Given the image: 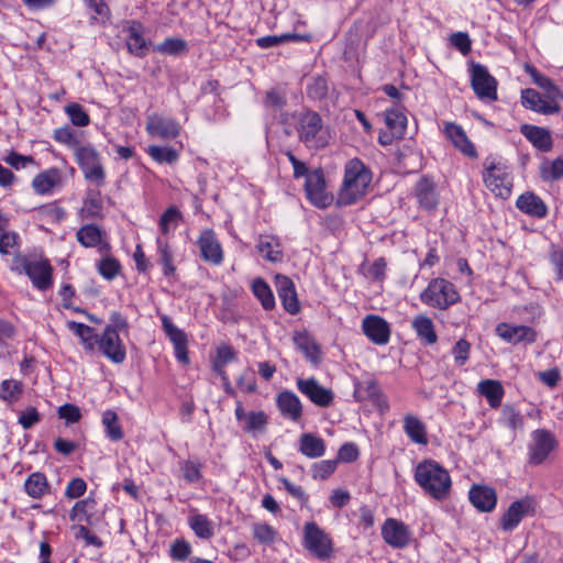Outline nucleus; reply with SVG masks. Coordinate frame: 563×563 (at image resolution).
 I'll list each match as a JSON object with an SVG mask.
<instances>
[{"instance_id":"1","label":"nucleus","mask_w":563,"mask_h":563,"mask_svg":"<svg viewBox=\"0 0 563 563\" xmlns=\"http://www.w3.org/2000/svg\"><path fill=\"white\" fill-rule=\"evenodd\" d=\"M413 479L423 494L433 500L444 501L451 495L450 473L434 460L426 459L419 462L413 471Z\"/></svg>"},{"instance_id":"2","label":"nucleus","mask_w":563,"mask_h":563,"mask_svg":"<svg viewBox=\"0 0 563 563\" xmlns=\"http://www.w3.org/2000/svg\"><path fill=\"white\" fill-rule=\"evenodd\" d=\"M372 172L358 158L345 164L344 179L339 192V203L350 206L363 198L371 185Z\"/></svg>"},{"instance_id":"3","label":"nucleus","mask_w":563,"mask_h":563,"mask_svg":"<svg viewBox=\"0 0 563 563\" xmlns=\"http://www.w3.org/2000/svg\"><path fill=\"white\" fill-rule=\"evenodd\" d=\"M295 129L298 140L309 150H320L329 144V130L324 126L322 118L316 111L303 110L296 113Z\"/></svg>"},{"instance_id":"4","label":"nucleus","mask_w":563,"mask_h":563,"mask_svg":"<svg viewBox=\"0 0 563 563\" xmlns=\"http://www.w3.org/2000/svg\"><path fill=\"white\" fill-rule=\"evenodd\" d=\"M12 271L20 275L25 274L38 290H47L53 285V267L46 258L19 255L13 260Z\"/></svg>"},{"instance_id":"5","label":"nucleus","mask_w":563,"mask_h":563,"mask_svg":"<svg viewBox=\"0 0 563 563\" xmlns=\"http://www.w3.org/2000/svg\"><path fill=\"white\" fill-rule=\"evenodd\" d=\"M420 300L440 310H445L461 300L460 294L453 283L437 277L429 282L427 288L420 294Z\"/></svg>"},{"instance_id":"6","label":"nucleus","mask_w":563,"mask_h":563,"mask_svg":"<svg viewBox=\"0 0 563 563\" xmlns=\"http://www.w3.org/2000/svg\"><path fill=\"white\" fill-rule=\"evenodd\" d=\"M76 163L87 181L101 187L106 183V170L99 151L90 143L78 147L74 154Z\"/></svg>"},{"instance_id":"7","label":"nucleus","mask_w":563,"mask_h":563,"mask_svg":"<svg viewBox=\"0 0 563 563\" xmlns=\"http://www.w3.org/2000/svg\"><path fill=\"white\" fill-rule=\"evenodd\" d=\"M303 547L319 560H328L333 553L330 536L316 522H307L303 527Z\"/></svg>"},{"instance_id":"8","label":"nucleus","mask_w":563,"mask_h":563,"mask_svg":"<svg viewBox=\"0 0 563 563\" xmlns=\"http://www.w3.org/2000/svg\"><path fill=\"white\" fill-rule=\"evenodd\" d=\"M486 187L496 196L507 199L511 194L512 180L508 168L500 163H492L484 172Z\"/></svg>"},{"instance_id":"9","label":"nucleus","mask_w":563,"mask_h":563,"mask_svg":"<svg viewBox=\"0 0 563 563\" xmlns=\"http://www.w3.org/2000/svg\"><path fill=\"white\" fill-rule=\"evenodd\" d=\"M471 85L475 95L481 100H497V80L489 74L484 65L472 63Z\"/></svg>"},{"instance_id":"10","label":"nucleus","mask_w":563,"mask_h":563,"mask_svg":"<svg viewBox=\"0 0 563 563\" xmlns=\"http://www.w3.org/2000/svg\"><path fill=\"white\" fill-rule=\"evenodd\" d=\"M558 442L554 434L547 429H537L531 433L529 443V463L532 465L542 464L550 453L556 448Z\"/></svg>"},{"instance_id":"11","label":"nucleus","mask_w":563,"mask_h":563,"mask_svg":"<svg viewBox=\"0 0 563 563\" xmlns=\"http://www.w3.org/2000/svg\"><path fill=\"white\" fill-rule=\"evenodd\" d=\"M296 387L316 406L327 408L333 404V391L323 387L314 377L297 378Z\"/></svg>"},{"instance_id":"12","label":"nucleus","mask_w":563,"mask_h":563,"mask_svg":"<svg viewBox=\"0 0 563 563\" xmlns=\"http://www.w3.org/2000/svg\"><path fill=\"white\" fill-rule=\"evenodd\" d=\"M145 130L148 135L153 137L174 140L179 136L181 125L177 120L170 117L152 113L146 119Z\"/></svg>"},{"instance_id":"13","label":"nucleus","mask_w":563,"mask_h":563,"mask_svg":"<svg viewBox=\"0 0 563 563\" xmlns=\"http://www.w3.org/2000/svg\"><path fill=\"white\" fill-rule=\"evenodd\" d=\"M382 538L394 549H405L409 545L412 533L402 521L388 518L382 526Z\"/></svg>"},{"instance_id":"14","label":"nucleus","mask_w":563,"mask_h":563,"mask_svg":"<svg viewBox=\"0 0 563 563\" xmlns=\"http://www.w3.org/2000/svg\"><path fill=\"white\" fill-rule=\"evenodd\" d=\"M305 191L307 199L318 208H327L332 201V197L325 191V181L320 169L312 170L307 175Z\"/></svg>"},{"instance_id":"15","label":"nucleus","mask_w":563,"mask_h":563,"mask_svg":"<svg viewBox=\"0 0 563 563\" xmlns=\"http://www.w3.org/2000/svg\"><path fill=\"white\" fill-rule=\"evenodd\" d=\"M197 244L200 251V256L205 262L214 266H219L223 263L224 254L222 245L213 230H202L198 236Z\"/></svg>"},{"instance_id":"16","label":"nucleus","mask_w":563,"mask_h":563,"mask_svg":"<svg viewBox=\"0 0 563 563\" xmlns=\"http://www.w3.org/2000/svg\"><path fill=\"white\" fill-rule=\"evenodd\" d=\"M496 334L512 345L532 344L537 341V331L525 324H510L501 322L496 327Z\"/></svg>"},{"instance_id":"17","label":"nucleus","mask_w":563,"mask_h":563,"mask_svg":"<svg viewBox=\"0 0 563 563\" xmlns=\"http://www.w3.org/2000/svg\"><path fill=\"white\" fill-rule=\"evenodd\" d=\"M97 350L114 364L123 363L126 357L125 346L119 333L110 329H104L99 335Z\"/></svg>"},{"instance_id":"18","label":"nucleus","mask_w":563,"mask_h":563,"mask_svg":"<svg viewBox=\"0 0 563 563\" xmlns=\"http://www.w3.org/2000/svg\"><path fill=\"white\" fill-rule=\"evenodd\" d=\"M520 99L523 108L540 114H555L561 111V107L556 101L542 97L539 91L532 88L521 90Z\"/></svg>"},{"instance_id":"19","label":"nucleus","mask_w":563,"mask_h":563,"mask_svg":"<svg viewBox=\"0 0 563 563\" xmlns=\"http://www.w3.org/2000/svg\"><path fill=\"white\" fill-rule=\"evenodd\" d=\"M161 320L166 335L174 345L175 357L178 362L187 364L189 362L187 334L177 328L167 316H163Z\"/></svg>"},{"instance_id":"20","label":"nucleus","mask_w":563,"mask_h":563,"mask_svg":"<svg viewBox=\"0 0 563 563\" xmlns=\"http://www.w3.org/2000/svg\"><path fill=\"white\" fill-rule=\"evenodd\" d=\"M364 334L375 344L385 345L390 338L388 322L379 316L368 314L362 321Z\"/></svg>"},{"instance_id":"21","label":"nucleus","mask_w":563,"mask_h":563,"mask_svg":"<svg viewBox=\"0 0 563 563\" xmlns=\"http://www.w3.org/2000/svg\"><path fill=\"white\" fill-rule=\"evenodd\" d=\"M275 285L284 309L290 314H297L300 303L294 282L285 275H277Z\"/></svg>"},{"instance_id":"22","label":"nucleus","mask_w":563,"mask_h":563,"mask_svg":"<svg viewBox=\"0 0 563 563\" xmlns=\"http://www.w3.org/2000/svg\"><path fill=\"white\" fill-rule=\"evenodd\" d=\"M532 512V501L528 498L511 503L500 519L501 529L504 531H512L525 516Z\"/></svg>"},{"instance_id":"23","label":"nucleus","mask_w":563,"mask_h":563,"mask_svg":"<svg viewBox=\"0 0 563 563\" xmlns=\"http://www.w3.org/2000/svg\"><path fill=\"white\" fill-rule=\"evenodd\" d=\"M443 132L452 145L465 156L474 158L477 156L474 144L467 137L463 128L454 122H445Z\"/></svg>"},{"instance_id":"24","label":"nucleus","mask_w":563,"mask_h":563,"mask_svg":"<svg viewBox=\"0 0 563 563\" xmlns=\"http://www.w3.org/2000/svg\"><path fill=\"white\" fill-rule=\"evenodd\" d=\"M276 406L280 415L294 422H298L302 417V404L299 397L291 390H283L276 396Z\"/></svg>"},{"instance_id":"25","label":"nucleus","mask_w":563,"mask_h":563,"mask_svg":"<svg viewBox=\"0 0 563 563\" xmlns=\"http://www.w3.org/2000/svg\"><path fill=\"white\" fill-rule=\"evenodd\" d=\"M520 132L540 152L548 153L552 150L553 139L548 129L523 124L520 128Z\"/></svg>"},{"instance_id":"26","label":"nucleus","mask_w":563,"mask_h":563,"mask_svg":"<svg viewBox=\"0 0 563 563\" xmlns=\"http://www.w3.org/2000/svg\"><path fill=\"white\" fill-rule=\"evenodd\" d=\"M128 38L126 47L128 51L136 56L144 57L147 54V46L150 42L144 37V27L137 21H131L126 27Z\"/></svg>"},{"instance_id":"27","label":"nucleus","mask_w":563,"mask_h":563,"mask_svg":"<svg viewBox=\"0 0 563 563\" xmlns=\"http://www.w3.org/2000/svg\"><path fill=\"white\" fill-rule=\"evenodd\" d=\"M292 341L297 350H299L311 364L317 365L320 363V346L307 331L295 332Z\"/></svg>"},{"instance_id":"28","label":"nucleus","mask_w":563,"mask_h":563,"mask_svg":"<svg viewBox=\"0 0 563 563\" xmlns=\"http://www.w3.org/2000/svg\"><path fill=\"white\" fill-rule=\"evenodd\" d=\"M468 496L472 505L483 512L492 511L497 503L495 489L487 486H473L470 489Z\"/></svg>"},{"instance_id":"29","label":"nucleus","mask_w":563,"mask_h":563,"mask_svg":"<svg viewBox=\"0 0 563 563\" xmlns=\"http://www.w3.org/2000/svg\"><path fill=\"white\" fill-rule=\"evenodd\" d=\"M62 172L52 167L37 174L32 180V187L38 195H48L55 187L62 185Z\"/></svg>"},{"instance_id":"30","label":"nucleus","mask_w":563,"mask_h":563,"mask_svg":"<svg viewBox=\"0 0 563 563\" xmlns=\"http://www.w3.org/2000/svg\"><path fill=\"white\" fill-rule=\"evenodd\" d=\"M516 207L521 212L539 219L545 218L548 214V207L544 201L539 196L530 191L518 197Z\"/></svg>"},{"instance_id":"31","label":"nucleus","mask_w":563,"mask_h":563,"mask_svg":"<svg viewBox=\"0 0 563 563\" xmlns=\"http://www.w3.org/2000/svg\"><path fill=\"white\" fill-rule=\"evenodd\" d=\"M102 230L97 224H86L81 227L77 233V241L85 247L99 246L100 252H108L109 243L102 241Z\"/></svg>"},{"instance_id":"32","label":"nucleus","mask_w":563,"mask_h":563,"mask_svg":"<svg viewBox=\"0 0 563 563\" xmlns=\"http://www.w3.org/2000/svg\"><path fill=\"white\" fill-rule=\"evenodd\" d=\"M416 197L421 208L426 210L434 209L439 203L434 181L428 177H422L416 184Z\"/></svg>"},{"instance_id":"33","label":"nucleus","mask_w":563,"mask_h":563,"mask_svg":"<svg viewBox=\"0 0 563 563\" xmlns=\"http://www.w3.org/2000/svg\"><path fill=\"white\" fill-rule=\"evenodd\" d=\"M402 429L411 442L420 445L428 444L426 423L416 415L407 413L402 420Z\"/></svg>"},{"instance_id":"34","label":"nucleus","mask_w":563,"mask_h":563,"mask_svg":"<svg viewBox=\"0 0 563 563\" xmlns=\"http://www.w3.org/2000/svg\"><path fill=\"white\" fill-rule=\"evenodd\" d=\"M256 250L269 262L283 261V247L280 240L272 234H261L256 243Z\"/></svg>"},{"instance_id":"35","label":"nucleus","mask_w":563,"mask_h":563,"mask_svg":"<svg viewBox=\"0 0 563 563\" xmlns=\"http://www.w3.org/2000/svg\"><path fill=\"white\" fill-rule=\"evenodd\" d=\"M418 339L426 345H433L438 341L434 323L432 319L426 314H418L411 321Z\"/></svg>"},{"instance_id":"36","label":"nucleus","mask_w":563,"mask_h":563,"mask_svg":"<svg viewBox=\"0 0 563 563\" xmlns=\"http://www.w3.org/2000/svg\"><path fill=\"white\" fill-rule=\"evenodd\" d=\"M188 526L199 539L210 540L214 536L213 521L207 515L199 514L196 509L190 510Z\"/></svg>"},{"instance_id":"37","label":"nucleus","mask_w":563,"mask_h":563,"mask_svg":"<svg viewBox=\"0 0 563 563\" xmlns=\"http://www.w3.org/2000/svg\"><path fill=\"white\" fill-rule=\"evenodd\" d=\"M477 391L486 398L492 408L500 407L505 390L499 380L483 379L477 384Z\"/></svg>"},{"instance_id":"38","label":"nucleus","mask_w":563,"mask_h":563,"mask_svg":"<svg viewBox=\"0 0 563 563\" xmlns=\"http://www.w3.org/2000/svg\"><path fill=\"white\" fill-rule=\"evenodd\" d=\"M526 70L532 81L547 93L548 99H563V90L550 77L539 73L533 66H527Z\"/></svg>"},{"instance_id":"39","label":"nucleus","mask_w":563,"mask_h":563,"mask_svg":"<svg viewBox=\"0 0 563 563\" xmlns=\"http://www.w3.org/2000/svg\"><path fill=\"white\" fill-rule=\"evenodd\" d=\"M67 328L80 339L86 351L93 353L97 350L99 335L93 328L77 321H68Z\"/></svg>"},{"instance_id":"40","label":"nucleus","mask_w":563,"mask_h":563,"mask_svg":"<svg viewBox=\"0 0 563 563\" xmlns=\"http://www.w3.org/2000/svg\"><path fill=\"white\" fill-rule=\"evenodd\" d=\"M9 218L0 211V253L8 255L19 246V234L9 228Z\"/></svg>"},{"instance_id":"41","label":"nucleus","mask_w":563,"mask_h":563,"mask_svg":"<svg viewBox=\"0 0 563 563\" xmlns=\"http://www.w3.org/2000/svg\"><path fill=\"white\" fill-rule=\"evenodd\" d=\"M312 40V35L310 33L298 34V33H284L280 35H266L256 38V45L260 48H271L275 46H279L287 42H306L309 43Z\"/></svg>"},{"instance_id":"42","label":"nucleus","mask_w":563,"mask_h":563,"mask_svg":"<svg viewBox=\"0 0 563 563\" xmlns=\"http://www.w3.org/2000/svg\"><path fill=\"white\" fill-rule=\"evenodd\" d=\"M299 451L309 459H318L324 455L325 442L312 433H302L299 439Z\"/></svg>"},{"instance_id":"43","label":"nucleus","mask_w":563,"mask_h":563,"mask_svg":"<svg viewBox=\"0 0 563 563\" xmlns=\"http://www.w3.org/2000/svg\"><path fill=\"white\" fill-rule=\"evenodd\" d=\"M385 124L389 131L398 137H404L407 128V117L399 106L391 107L384 111Z\"/></svg>"},{"instance_id":"44","label":"nucleus","mask_w":563,"mask_h":563,"mask_svg":"<svg viewBox=\"0 0 563 563\" xmlns=\"http://www.w3.org/2000/svg\"><path fill=\"white\" fill-rule=\"evenodd\" d=\"M24 489L30 497L40 499L49 493L51 487L45 474L34 472L27 476L24 483Z\"/></svg>"},{"instance_id":"45","label":"nucleus","mask_w":563,"mask_h":563,"mask_svg":"<svg viewBox=\"0 0 563 563\" xmlns=\"http://www.w3.org/2000/svg\"><path fill=\"white\" fill-rule=\"evenodd\" d=\"M146 153L157 164L174 165L180 157L179 150L166 145H150Z\"/></svg>"},{"instance_id":"46","label":"nucleus","mask_w":563,"mask_h":563,"mask_svg":"<svg viewBox=\"0 0 563 563\" xmlns=\"http://www.w3.org/2000/svg\"><path fill=\"white\" fill-rule=\"evenodd\" d=\"M356 395L361 400L368 399L372 402H384L385 409H389L388 401L374 379L365 380L356 386Z\"/></svg>"},{"instance_id":"47","label":"nucleus","mask_w":563,"mask_h":563,"mask_svg":"<svg viewBox=\"0 0 563 563\" xmlns=\"http://www.w3.org/2000/svg\"><path fill=\"white\" fill-rule=\"evenodd\" d=\"M252 291L265 310L275 307V297L269 285L263 278H256L252 283Z\"/></svg>"},{"instance_id":"48","label":"nucleus","mask_w":563,"mask_h":563,"mask_svg":"<svg viewBox=\"0 0 563 563\" xmlns=\"http://www.w3.org/2000/svg\"><path fill=\"white\" fill-rule=\"evenodd\" d=\"M183 221V214L176 206L168 207L161 216L158 227L163 235L170 234Z\"/></svg>"},{"instance_id":"49","label":"nucleus","mask_w":563,"mask_h":563,"mask_svg":"<svg viewBox=\"0 0 563 563\" xmlns=\"http://www.w3.org/2000/svg\"><path fill=\"white\" fill-rule=\"evenodd\" d=\"M23 394V384L15 379H4L0 384V399L8 405L15 404Z\"/></svg>"},{"instance_id":"50","label":"nucleus","mask_w":563,"mask_h":563,"mask_svg":"<svg viewBox=\"0 0 563 563\" xmlns=\"http://www.w3.org/2000/svg\"><path fill=\"white\" fill-rule=\"evenodd\" d=\"M102 424L104 427L106 435L113 442L123 439L124 433L119 422L118 415L112 410H106L102 415Z\"/></svg>"},{"instance_id":"51","label":"nucleus","mask_w":563,"mask_h":563,"mask_svg":"<svg viewBox=\"0 0 563 563\" xmlns=\"http://www.w3.org/2000/svg\"><path fill=\"white\" fill-rule=\"evenodd\" d=\"M157 251L159 254L161 264L163 265V273L165 276H173L176 267L173 263L174 256L172 249L166 240L163 238L156 239Z\"/></svg>"},{"instance_id":"52","label":"nucleus","mask_w":563,"mask_h":563,"mask_svg":"<svg viewBox=\"0 0 563 563\" xmlns=\"http://www.w3.org/2000/svg\"><path fill=\"white\" fill-rule=\"evenodd\" d=\"M53 139L57 143L71 148L74 154L78 147H82L86 144L80 142L74 130L68 125L54 130Z\"/></svg>"},{"instance_id":"53","label":"nucleus","mask_w":563,"mask_h":563,"mask_svg":"<svg viewBox=\"0 0 563 563\" xmlns=\"http://www.w3.org/2000/svg\"><path fill=\"white\" fill-rule=\"evenodd\" d=\"M500 421L512 431L523 430L525 427L522 415L512 405H505L503 407Z\"/></svg>"},{"instance_id":"54","label":"nucleus","mask_w":563,"mask_h":563,"mask_svg":"<svg viewBox=\"0 0 563 563\" xmlns=\"http://www.w3.org/2000/svg\"><path fill=\"white\" fill-rule=\"evenodd\" d=\"M96 506V501L91 498H86L82 500L77 501L69 514V519L71 521H78V522H90V514L89 511L92 510Z\"/></svg>"},{"instance_id":"55","label":"nucleus","mask_w":563,"mask_h":563,"mask_svg":"<svg viewBox=\"0 0 563 563\" xmlns=\"http://www.w3.org/2000/svg\"><path fill=\"white\" fill-rule=\"evenodd\" d=\"M540 176L544 181H554L563 177V156L553 162L545 161L540 166Z\"/></svg>"},{"instance_id":"56","label":"nucleus","mask_w":563,"mask_h":563,"mask_svg":"<svg viewBox=\"0 0 563 563\" xmlns=\"http://www.w3.org/2000/svg\"><path fill=\"white\" fill-rule=\"evenodd\" d=\"M188 49L186 41L178 37H167L154 47V51L165 55H178Z\"/></svg>"},{"instance_id":"57","label":"nucleus","mask_w":563,"mask_h":563,"mask_svg":"<svg viewBox=\"0 0 563 563\" xmlns=\"http://www.w3.org/2000/svg\"><path fill=\"white\" fill-rule=\"evenodd\" d=\"M202 464L198 461L186 460L180 463L183 478L188 484L198 483L202 478Z\"/></svg>"},{"instance_id":"58","label":"nucleus","mask_w":563,"mask_h":563,"mask_svg":"<svg viewBox=\"0 0 563 563\" xmlns=\"http://www.w3.org/2000/svg\"><path fill=\"white\" fill-rule=\"evenodd\" d=\"M253 537L262 544H272L277 537V531L266 522H256L252 527Z\"/></svg>"},{"instance_id":"59","label":"nucleus","mask_w":563,"mask_h":563,"mask_svg":"<svg viewBox=\"0 0 563 563\" xmlns=\"http://www.w3.org/2000/svg\"><path fill=\"white\" fill-rule=\"evenodd\" d=\"M65 112L69 117L70 122L76 126L84 128L90 123L88 113L79 103H69L65 107Z\"/></svg>"},{"instance_id":"60","label":"nucleus","mask_w":563,"mask_h":563,"mask_svg":"<svg viewBox=\"0 0 563 563\" xmlns=\"http://www.w3.org/2000/svg\"><path fill=\"white\" fill-rule=\"evenodd\" d=\"M98 271L102 277L111 280L119 275L121 265L114 257L107 256L99 262Z\"/></svg>"},{"instance_id":"61","label":"nucleus","mask_w":563,"mask_h":563,"mask_svg":"<svg viewBox=\"0 0 563 563\" xmlns=\"http://www.w3.org/2000/svg\"><path fill=\"white\" fill-rule=\"evenodd\" d=\"M192 548L185 539H176L169 549V555L175 561H185L190 559Z\"/></svg>"},{"instance_id":"62","label":"nucleus","mask_w":563,"mask_h":563,"mask_svg":"<svg viewBox=\"0 0 563 563\" xmlns=\"http://www.w3.org/2000/svg\"><path fill=\"white\" fill-rule=\"evenodd\" d=\"M286 95L276 88L269 89L264 98V106L267 109L280 110L286 106Z\"/></svg>"},{"instance_id":"63","label":"nucleus","mask_w":563,"mask_h":563,"mask_svg":"<svg viewBox=\"0 0 563 563\" xmlns=\"http://www.w3.org/2000/svg\"><path fill=\"white\" fill-rule=\"evenodd\" d=\"M267 424V416L263 411H250L245 416L244 430L247 432H254L263 430Z\"/></svg>"},{"instance_id":"64","label":"nucleus","mask_w":563,"mask_h":563,"mask_svg":"<svg viewBox=\"0 0 563 563\" xmlns=\"http://www.w3.org/2000/svg\"><path fill=\"white\" fill-rule=\"evenodd\" d=\"M335 460H323L312 465V477L314 479H327L336 468Z\"/></svg>"}]
</instances>
